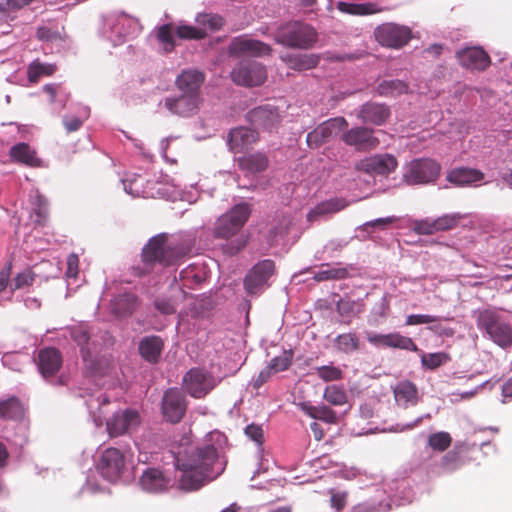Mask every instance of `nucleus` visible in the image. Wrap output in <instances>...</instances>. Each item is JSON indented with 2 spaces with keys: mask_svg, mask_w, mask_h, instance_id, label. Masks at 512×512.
I'll list each match as a JSON object with an SVG mask.
<instances>
[{
  "mask_svg": "<svg viewBox=\"0 0 512 512\" xmlns=\"http://www.w3.org/2000/svg\"><path fill=\"white\" fill-rule=\"evenodd\" d=\"M392 389L395 402L399 407L408 408L419 402L418 388L409 380L399 381Z\"/></svg>",
  "mask_w": 512,
  "mask_h": 512,
  "instance_id": "bb28decb",
  "label": "nucleus"
},
{
  "mask_svg": "<svg viewBox=\"0 0 512 512\" xmlns=\"http://www.w3.org/2000/svg\"><path fill=\"white\" fill-rule=\"evenodd\" d=\"M459 63L470 70H485L490 64L489 55L479 47H468L457 52Z\"/></svg>",
  "mask_w": 512,
  "mask_h": 512,
  "instance_id": "b1692460",
  "label": "nucleus"
},
{
  "mask_svg": "<svg viewBox=\"0 0 512 512\" xmlns=\"http://www.w3.org/2000/svg\"><path fill=\"white\" fill-rule=\"evenodd\" d=\"M366 339L377 348H397L407 351H418L417 345L410 337L401 335L398 332L388 334L367 332Z\"/></svg>",
  "mask_w": 512,
  "mask_h": 512,
  "instance_id": "aec40b11",
  "label": "nucleus"
},
{
  "mask_svg": "<svg viewBox=\"0 0 512 512\" xmlns=\"http://www.w3.org/2000/svg\"><path fill=\"white\" fill-rule=\"evenodd\" d=\"M164 348V341L156 335L143 337L138 346L141 357L149 363L155 364L159 361Z\"/></svg>",
  "mask_w": 512,
  "mask_h": 512,
  "instance_id": "cd10ccee",
  "label": "nucleus"
},
{
  "mask_svg": "<svg viewBox=\"0 0 512 512\" xmlns=\"http://www.w3.org/2000/svg\"><path fill=\"white\" fill-rule=\"evenodd\" d=\"M271 47L259 40L239 37L230 44V52L234 55L262 57L271 53Z\"/></svg>",
  "mask_w": 512,
  "mask_h": 512,
  "instance_id": "4be33fe9",
  "label": "nucleus"
},
{
  "mask_svg": "<svg viewBox=\"0 0 512 512\" xmlns=\"http://www.w3.org/2000/svg\"><path fill=\"white\" fill-rule=\"evenodd\" d=\"M90 116V108L88 106H80L77 116H64L63 125L68 133L79 130L83 122Z\"/></svg>",
  "mask_w": 512,
  "mask_h": 512,
  "instance_id": "c03bdc74",
  "label": "nucleus"
},
{
  "mask_svg": "<svg viewBox=\"0 0 512 512\" xmlns=\"http://www.w3.org/2000/svg\"><path fill=\"white\" fill-rule=\"evenodd\" d=\"M56 66L52 64H45L39 61H33L28 66V79L31 82H36L42 75H51L55 72Z\"/></svg>",
  "mask_w": 512,
  "mask_h": 512,
  "instance_id": "a18cd8bd",
  "label": "nucleus"
},
{
  "mask_svg": "<svg viewBox=\"0 0 512 512\" xmlns=\"http://www.w3.org/2000/svg\"><path fill=\"white\" fill-rule=\"evenodd\" d=\"M176 33L177 36L181 39H201L205 35L202 29L187 25L179 26Z\"/></svg>",
  "mask_w": 512,
  "mask_h": 512,
  "instance_id": "bf43d9fd",
  "label": "nucleus"
},
{
  "mask_svg": "<svg viewBox=\"0 0 512 512\" xmlns=\"http://www.w3.org/2000/svg\"><path fill=\"white\" fill-rule=\"evenodd\" d=\"M291 225V220L284 217L282 221L271 230L274 238L283 237L288 234Z\"/></svg>",
  "mask_w": 512,
  "mask_h": 512,
  "instance_id": "774afa93",
  "label": "nucleus"
},
{
  "mask_svg": "<svg viewBox=\"0 0 512 512\" xmlns=\"http://www.w3.org/2000/svg\"><path fill=\"white\" fill-rule=\"evenodd\" d=\"M69 333L73 341L79 346L85 364L91 369H96L100 352L110 341L109 334L107 332L99 334L86 323L70 327Z\"/></svg>",
  "mask_w": 512,
  "mask_h": 512,
  "instance_id": "20e7f679",
  "label": "nucleus"
},
{
  "mask_svg": "<svg viewBox=\"0 0 512 512\" xmlns=\"http://www.w3.org/2000/svg\"><path fill=\"white\" fill-rule=\"evenodd\" d=\"M483 179L484 174L480 170L468 167L454 168L447 175V180L457 186L476 185Z\"/></svg>",
  "mask_w": 512,
  "mask_h": 512,
  "instance_id": "c756f323",
  "label": "nucleus"
},
{
  "mask_svg": "<svg viewBox=\"0 0 512 512\" xmlns=\"http://www.w3.org/2000/svg\"><path fill=\"white\" fill-rule=\"evenodd\" d=\"M475 319L483 336L503 349L512 347V325L501 312L495 309L478 310Z\"/></svg>",
  "mask_w": 512,
  "mask_h": 512,
  "instance_id": "7ed1b4c3",
  "label": "nucleus"
},
{
  "mask_svg": "<svg viewBox=\"0 0 512 512\" xmlns=\"http://www.w3.org/2000/svg\"><path fill=\"white\" fill-rule=\"evenodd\" d=\"M331 498L330 505L336 511H341L347 502V492H335L333 489L330 490Z\"/></svg>",
  "mask_w": 512,
  "mask_h": 512,
  "instance_id": "e2e57ef3",
  "label": "nucleus"
},
{
  "mask_svg": "<svg viewBox=\"0 0 512 512\" xmlns=\"http://www.w3.org/2000/svg\"><path fill=\"white\" fill-rule=\"evenodd\" d=\"M452 442V438L448 432H436L428 437V445L435 451H445Z\"/></svg>",
  "mask_w": 512,
  "mask_h": 512,
  "instance_id": "8fccbe9b",
  "label": "nucleus"
},
{
  "mask_svg": "<svg viewBox=\"0 0 512 512\" xmlns=\"http://www.w3.org/2000/svg\"><path fill=\"white\" fill-rule=\"evenodd\" d=\"M324 399L332 405L341 406L347 402V395L343 388L337 385H329L325 388Z\"/></svg>",
  "mask_w": 512,
  "mask_h": 512,
  "instance_id": "49530a36",
  "label": "nucleus"
},
{
  "mask_svg": "<svg viewBox=\"0 0 512 512\" xmlns=\"http://www.w3.org/2000/svg\"><path fill=\"white\" fill-rule=\"evenodd\" d=\"M138 298L133 293H122L111 301L112 313L118 317L131 315L136 309Z\"/></svg>",
  "mask_w": 512,
  "mask_h": 512,
  "instance_id": "f704fd0d",
  "label": "nucleus"
},
{
  "mask_svg": "<svg viewBox=\"0 0 512 512\" xmlns=\"http://www.w3.org/2000/svg\"><path fill=\"white\" fill-rule=\"evenodd\" d=\"M390 115L389 108L384 104L366 103L360 111V118L364 123L382 125Z\"/></svg>",
  "mask_w": 512,
  "mask_h": 512,
  "instance_id": "2f4dec72",
  "label": "nucleus"
},
{
  "mask_svg": "<svg viewBox=\"0 0 512 512\" xmlns=\"http://www.w3.org/2000/svg\"><path fill=\"white\" fill-rule=\"evenodd\" d=\"M170 479L165 474L156 468L146 469L140 479V487L148 493H162L168 490L170 486Z\"/></svg>",
  "mask_w": 512,
  "mask_h": 512,
  "instance_id": "393cba45",
  "label": "nucleus"
},
{
  "mask_svg": "<svg viewBox=\"0 0 512 512\" xmlns=\"http://www.w3.org/2000/svg\"><path fill=\"white\" fill-rule=\"evenodd\" d=\"M278 44L298 49H308L317 40L315 29L300 21L288 22L280 26L274 35Z\"/></svg>",
  "mask_w": 512,
  "mask_h": 512,
  "instance_id": "39448f33",
  "label": "nucleus"
},
{
  "mask_svg": "<svg viewBox=\"0 0 512 512\" xmlns=\"http://www.w3.org/2000/svg\"><path fill=\"white\" fill-rule=\"evenodd\" d=\"M269 164L267 156L262 152L247 154L238 158L239 168L249 174H256L267 169Z\"/></svg>",
  "mask_w": 512,
  "mask_h": 512,
  "instance_id": "473e14b6",
  "label": "nucleus"
},
{
  "mask_svg": "<svg viewBox=\"0 0 512 512\" xmlns=\"http://www.w3.org/2000/svg\"><path fill=\"white\" fill-rule=\"evenodd\" d=\"M460 219L461 215L458 213L446 214L435 219L433 225H436L437 231H445L455 227Z\"/></svg>",
  "mask_w": 512,
  "mask_h": 512,
  "instance_id": "5fc2aeb1",
  "label": "nucleus"
},
{
  "mask_svg": "<svg viewBox=\"0 0 512 512\" xmlns=\"http://www.w3.org/2000/svg\"><path fill=\"white\" fill-rule=\"evenodd\" d=\"M33 281V272L30 269H25L15 276V278L10 283V287L12 290L22 289L26 286L31 285Z\"/></svg>",
  "mask_w": 512,
  "mask_h": 512,
  "instance_id": "6e6d98bb",
  "label": "nucleus"
},
{
  "mask_svg": "<svg viewBox=\"0 0 512 512\" xmlns=\"http://www.w3.org/2000/svg\"><path fill=\"white\" fill-rule=\"evenodd\" d=\"M205 80L204 74L198 70H184L176 79L180 92L201 95L200 88Z\"/></svg>",
  "mask_w": 512,
  "mask_h": 512,
  "instance_id": "c85d7f7f",
  "label": "nucleus"
},
{
  "mask_svg": "<svg viewBox=\"0 0 512 512\" xmlns=\"http://www.w3.org/2000/svg\"><path fill=\"white\" fill-rule=\"evenodd\" d=\"M336 310L343 318H352L363 311V303L360 300L340 298L336 303Z\"/></svg>",
  "mask_w": 512,
  "mask_h": 512,
  "instance_id": "a19ab883",
  "label": "nucleus"
},
{
  "mask_svg": "<svg viewBox=\"0 0 512 512\" xmlns=\"http://www.w3.org/2000/svg\"><path fill=\"white\" fill-rule=\"evenodd\" d=\"M37 37L39 40L46 42L61 41L59 32L47 26H42L37 29Z\"/></svg>",
  "mask_w": 512,
  "mask_h": 512,
  "instance_id": "680f3d73",
  "label": "nucleus"
},
{
  "mask_svg": "<svg viewBox=\"0 0 512 512\" xmlns=\"http://www.w3.org/2000/svg\"><path fill=\"white\" fill-rule=\"evenodd\" d=\"M202 445L179 451L174 464L182 472L179 488L194 491L218 478L225 470L227 459L224 455L226 436L214 431Z\"/></svg>",
  "mask_w": 512,
  "mask_h": 512,
  "instance_id": "f257e3e1",
  "label": "nucleus"
},
{
  "mask_svg": "<svg viewBox=\"0 0 512 512\" xmlns=\"http://www.w3.org/2000/svg\"><path fill=\"white\" fill-rule=\"evenodd\" d=\"M202 101L201 95L181 92L179 96L166 97L163 105L173 115L191 117L199 111Z\"/></svg>",
  "mask_w": 512,
  "mask_h": 512,
  "instance_id": "2eb2a0df",
  "label": "nucleus"
},
{
  "mask_svg": "<svg viewBox=\"0 0 512 512\" xmlns=\"http://www.w3.org/2000/svg\"><path fill=\"white\" fill-rule=\"evenodd\" d=\"M275 271L272 260L260 261L247 273L244 278V288L249 295H259L268 286V280Z\"/></svg>",
  "mask_w": 512,
  "mask_h": 512,
  "instance_id": "f8f14e48",
  "label": "nucleus"
},
{
  "mask_svg": "<svg viewBox=\"0 0 512 512\" xmlns=\"http://www.w3.org/2000/svg\"><path fill=\"white\" fill-rule=\"evenodd\" d=\"M246 118L252 125L266 130L276 127L280 122L278 110L270 105L252 109L247 113Z\"/></svg>",
  "mask_w": 512,
  "mask_h": 512,
  "instance_id": "5701e85b",
  "label": "nucleus"
},
{
  "mask_svg": "<svg viewBox=\"0 0 512 512\" xmlns=\"http://www.w3.org/2000/svg\"><path fill=\"white\" fill-rule=\"evenodd\" d=\"M334 346L338 351L350 354L360 348V341L355 333H344L335 338Z\"/></svg>",
  "mask_w": 512,
  "mask_h": 512,
  "instance_id": "79ce46f5",
  "label": "nucleus"
},
{
  "mask_svg": "<svg viewBox=\"0 0 512 512\" xmlns=\"http://www.w3.org/2000/svg\"><path fill=\"white\" fill-rule=\"evenodd\" d=\"M192 243L187 240L178 243H168L165 234L152 237L142 249V262L132 267L133 274L142 277L153 270L158 263L162 266L176 265L191 253Z\"/></svg>",
  "mask_w": 512,
  "mask_h": 512,
  "instance_id": "f03ea898",
  "label": "nucleus"
},
{
  "mask_svg": "<svg viewBox=\"0 0 512 512\" xmlns=\"http://www.w3.org/2000/svg\"><path fill=\"white\" fill-rule=\"evenodd\" d=\"M141 423V417L135 409L119 410L106 421L110 437H118L135 431Z\"/></svg>",
  "mask_w": 512,
  "mask_h": 512,
  "instance_id": "ddd939ff",
  "label": "nucleus"
},
{
  "mask_svg": "<svg viewBox=\"0 0 512 512\" xmlns=\"http://www.w3.org/2000/svg\"><path fill=\"white\" fill-rule=\"evenodd\" d=\"M201 268L196 264H190L185 269L181 270L179 276L184 286L190 287L192 284H198L203 280V275L200 273Z\"/></svg>",
  "mask_w": 512,
  "mask_h": 512,
  "instance_id": "de8ad7c7",
  "label": "nucleus"
},
{
  "mask_svg": "<svg viewBox=\"0 0 512 512\" xmlns=\"http://www.w3.org/2000/svg\"><path fill=\"white\" fill-rule=\"evenodd\" d=\"M316 420H321L325 423L335 424L337 422V415L334 410L326 405H319V413Z\"/></svg>",
  "mask_w": 512,
  "mask_h": 512,
  "instance_id": "0e129e2a",
  "label": "nucleus"
},
{
  "mask_svg": "<svg viewBox=\"0 0 512 512\" xmlns=\"http://www.w3.org/2000/svg\"><path fill=\"white\" fill-rule=\"evenodd\" d=\"M440 165L431 159H416L405 168L403 180L408 185L429 184L440 174Z\"/></svg>",
  "mask_w": 512,
  "mask_h": 512,
  "instance_id": "6e6552de",
  "label": "nucleus"
},
{
  "mask_svg": "<svg viewBox=\"0 0 512 512\" xmlns=\"http://www.w3.org/2000/svg\"><path fill=\"white\" fill-rule=\"evenodd\" d=\"M343 142L357 151H369L380 144L374 130L367 127H355L342 135Z\"/></svg>",
  "mask_w": 512,
  "mask_h": 512,
  "instance_id": "6ab92c4d",
  "label": "nucleus"
},
{
  "mask_svg": "<svg viewBox=\"0 0 512 512\" xmlns=\"http://www.w3.org/2000/svg\"><path fill=\"white\" fill-rule=\"evenodd\" d=\"M24 415V408L16 397L0 399V418L4 420H19Z\"/></svg>",
  "mask_w": 512,
  "mask_h": 512,
  "instance_id": "e433bc0d",
  "label": "nucleus"
},
{
  "mask_svg": "<svg viewBox=\"0 0 512 512\" xmlns=\"http://www.w3.org/2000/svg\"><path fill=\"white\" fill-rule=\"evenodd\" d=\"M337 9L343 13L350 15H369L378 12L376 5L373 3H350L340 1L337 3Z\"/></svg>",
  "mask_w": 512,
  "mask_h": 512,
  "instance_id": "ea45409f",
  "label": "nucleus"
},
{
  "mask_svg": "<svg viewBox=\"0 0 512 512\" xmlns=\"http://www.w3.org/2000/svg\"><path fill=\"white\" fill-rule=\"evenodd\" d=\"M139 29L138 19L125 12H117L105 18L103 33L114 46H117L122 44L127 37L135 35Z\"/></svg>",
  "mask_w": 512,
  "mask_h": 512,
  "instance_id": "423d86ee",
  "label": "nucleus"
},
{
  "mask_svg": "<svg viewBox=\"0 0 512 512\" xmlns=\"http://www.w3.org/2000/svg\"><path fill=\"white\" fill-rule=\"evenodd\" d=\"M251 214V208L248 203H239L234 205L228 212L221 215L214 227V236L216 238L229 239L236 235Z\"/></svg>",
  "mask_w": 512,
  "mask_h": 512,
  "instance_id": "0eeeda50",
  "label": "nucleus"
},
{
  "mask_svg": "<svg viewBox=\"0 0 512 512\" xmlns=\"http://www.w3.org/2000/svg\"><path fill=\"white\" fill-rule=\"evenodd\" d=\"M246 239L244 237H238L231 242L225 244L223 246V251L226 254L234 255L238 253L240 250H242L246 246Z\"/></svg>",
  "mask_w": 512,
  "mask_h": 512,
  "instance_id": "69168bd1",
  "label": "nucleus"
},
{
  "mask_svg": "<svg viewBox=\"0 0 512 512\" xmlns=\"http://www.w3.org/2000/svg\"><path fill=\"white\" fill-rule=\"evenodd\" d=\"M245 434L248 438L255 441L257 444L263 442V429L261 425L252 423L245 428Z\"/></svg>",
  "mask_w": 512,
  "mask_h": 512,
  "instance_id": "338daca9",
  "label": "nucleus"
},
{
  "mask_svg": "<svg viewBox=\"0 0 512 512\" xmlns=\"http://www.w3.org/2000/svg\"><path fill=\"white\" fill-rule=\"evenodd\" d=\"M444 319L440 316H433L427 314H411L406 318V325H420V324H429L432 322L440 321Z\"/></svg>",
  "mask_w": 512,
  "mask_h": 512,
  "instance_id": "052dcab7",
  "label": "nucleus"
},
{
  "mask_svg": "<svg viewBox=\"0 0 512 512\" xmlns=\"http://www.w3.org/2000/svg\"><path fill=\"white\" fill-rule=\"evenodd\" d=\"M36 363L42 377L46 380L54 377L62 366V356L58 349L48 347L39 350Z\"/></svg>",
  "mask_w": 512,
  "mask_h": 512,
  "instance_id": "412c9836",
  "label": "nucleus"
},
{
  "mask_svg": "<svg viewBox=\"0 0 512 512\" xmlns=\"http://www.w3.org/2000/svg\"><path fill=\"white\" fill-rule=\"evenodd\" d=\"M408 91V85L399 79L383 80L377 86V93L384 97H395Z\"/></svg>",
  "mask_w": 512,
  "mask_h": 512,
  "instance_id": "58836bf2",
  "label": "nucleus"
},
{
  "mask_svg": "<svg viewBox=\"0 0 512 512\" xmlns=\"http://www.w3.org/2000/svg\"><path fill=\"white\" fill-rule=\"evenodd\" d=\"M398 166L397 159L391 154H376L360 160L356 164L357 170L372 176H385L393 172Z\"/></svg>",
  "mask_w": 512,
  "mask_h": 512,
  "instance_id": "a211bd4d",
  "label": "nucleus"
},
{
  "mask_svg": "<svg viewBox=\"0 0 512 512\" xmlns=\"http://www.w3.org/2000/svg\"><path fill=\"white\" fill-rule=\"evenodd\" d=\"M9 155L15 162L30 166L40 167L42 160L37 156L36 151L27 143H18L10 148Z\"/></svg>",
  "mask_w": 512,
  "mask_h": 512,
  "instance_id": "7c9ffc66",
  "label": "nucleus"
},
{
  "mask_svg": "<svg viewBox=\"0 0 512 512\" xmlns=\"http://www.w3.org/2000/svg\"><path fill=\"white\" fill-rule=\"evenodd\" d=\"M293 352L292 350H284L280 355L271 359L268 367L275 373L285 371L292 363Z\"/></svg>",
  "mask_w": 512,
  "mask_h": 512,
  "instance_id": "09e8293b",
  "label": "nucleus"
},
{
  "mask_svg": "<svg viewBox=\"0 0 512 512\" xmlns=\"http://www.w3.org/2000/svg\"><path fill=\"white\" fill-rule=\"evenodd\" d=\"M122 182L125 192L132 195L133 197H139L144 194V178L140 175H133L131 178L122 180Z\"/></svg>",
  "mask_w": 512,
  "mask_h": 512,
  "instance_id": "603ef678",
  "label": "nucleus"
},
{
  "mask_svg": "<svg viewBox=\"0 0 512 512\" xmlns=\"http://www.w3.org/2000/svg\"><path fill=\"white\" fill-rule=\"evenodd\" d=\"M186 408L185 396L178 388H169L164 392L161 410L168 422L179 423L185 415Z\"/></svg>",
  "mask_w": 512,
  "mask_h": 512,
  "instance_id": "dca6fc26",
  "label": "nucleus"
},
{
  "mask_svg": "<svg viewBox=\"0 0 512 512\" xmlns=\"http://www.w3.org/2000/svg\"><path fill=\"white\" fill-rule=\"evenodd\" d=\"M231 78L237 85L255 87L266 81L267 71L260 62L244 59L233 68Z\"/></svg>",
  "mask_w": 512,
  "mask_h": 512,
  "instance_id": "1a4fd4ad",
  "label": "nucleus"
},
{
  "mask_svg": "<svg viewBox=\"0 0 512 512\" xmlns=\"http://www.w3.org/2000/svg\"><path fill=\"white\" fill-rule=\"evenodd\" d=\"M348 274V269L345 267H331L329 264H326L319 271L315 272L313 278L318 282L340 280L346 278Z\"/></svg>",
  "mask_w": 512,
  "mask_h": 512,
  "instance_id": "37998d69",
  "label": "nucleus"
},
{
  "mask_svg": "<svg viewBox=\"0 0 512 512\" xmlns=\"http://www.w3.org/2000/svg\"><path fill=\"white\" fill-rule=\"evenodd\" d=\"M374 36L381 46L399 49L408 44L412 31L408 26L389 22L377 26Z\"/></svg>",
  "mask_w": 512,
  "mask_h": 512,
  "instance_id": "9b49d317",
  "label": "nucleus"
},
{
  "mask_svg": "<svg viewBox=\"0 0 512 512\" xmlns=\"http://www.w3.org/2000/svg\"><path fill=\"white\" fill-rule=\"evenodd\" d=\"M156 36L159 42L163 45L166 52L173 50L175 46L172 26L170 24H164L160 26L156 31Z\"/></svg>",
  "mask_w": 512,
  "mask_h": 512,
  "instance_id": "3c124183",
  "label": "nucleus"
},
{
  "mask_svg": "<svg viewBox=\"0 0 512 512\" xmlns=\"http://www.w3.org/2000/svg\"><path fill=\"white\" fill-rule=\"evenodd\" d=\"M155 308L164 315L174 314L177 304L172 298L159 297L154 301Z\"/></svg>",
  "mask_w": 512,
  "mask_h": 512,
  "instance_id": "13d9d810",
  "label": "nucleus"
},
{
  "mask_svg": "<svg viewBox=\"0 0 512 512\" xmlns=\"http://www.w3.org/2000/svg\"><path fill=\"white\" fill-rule=\"evenodd\" d=\"M447 360L448 356L443 352L424 354L421 358L422 365L429 369H435L444 364Z\"/></svg>",
  "mask_w": 512,
  "mask_h": 512,
  "instance_id": "864d4df0",
  "label": "nucleus"
},
{
  "mask_svg": "<svg viewBox=\"0 0 512 512\" xmlns=\"http://www.w3.org/2000/svg\"><path fill=\"white\" fill-rule=\"evenodd\" d=\"M258 140V133L248 127H237L230 130L227 144L233 153H240Z\"/></svg>",
  "mask_w": 512,
  "mask_h": 512,
  "instance_id": "a878e982",
  "label": "nucleus"
},
{
  "mask_svg": "<svg viewBox=\"0 0 512 512\" xmlns=\"http://www.w3.org/2000/svg\"><path fill=\"white\" fill-rule=\"evenodd\" d=\"M282 61L287 63L289 68L297 71L312 69L318 64L315 55L289 53L281 56Z\"/></svg>",
  "mask_w": 512,
  "mask_h": 512,
  "instance_id": "c9c22d12",
  "label": "nucleus"
},
{
  "mask_svg": "<svg viewBox=\"0 0 512 512\" xmlns=\"http://www.w3.org/2000/svg\"><path fill=\"white\" fill-rule=\"evenodd\" d=\"M217 384L213 374L201 368H192L183 377V389L196 399L204 398Z\"/></svg>",
  "mask_w": 512,
  "mask_h": 512,
  "instance_id": "9d476101",
  "label": "nucleus"
},
{
  "mask_svg": "<svg viewBox=\"0 0 512 512\" xmlns=\"http://www.w3.org/2000/svg\"><path fill=\"white\" fill-rule=\"evenodd\" d=\"M43 91L48 95L50 104L57 110L65 108L69 100V92L61 84H46Z\"/></svg>",
  "mask_w": 512,
  "mask_h": 512,
  "instance_id": "4c0bfd02",
  "label": "nucleus"
},
{
  "mask_svg": "<svg viewBox=\"0 0 512 512\" xmlns=\"http://www.w3.org/2000/svg\"><path fill=\"white\" fill-rule=\"evenodd\" d=\"M347 125V121L343 117L331 118L307 134V145L316 149L337 136Z\"/></svg>",
  "mask_w": 512,
  "mask_h": 512,
  "instance_id": "4468645a",
  "label": "nucleus"
},
{
  "mask_svg": "<svg viewBox=\"0 0 512 512\" xmlns=\"http://www.w3.org/2000/svg\"><path fill=\"white\" fill-rule=\"evenodd\" d=\"M97 468L108 481H117L125 469L124 454L119 449L107 448L102 453Z\"/></svg>",
  "mask_w": 512,
  "mask_h": 512,
  "instance_id": "f3484780",
  "label": "nucleus"
},
{
  "mask_svg": "<svg viewBox=\"0 0 512 512\" xmlns=\"http://www.w3.org/2000/svg\"><path fill=\"white\" fill-rule=\"evenodd\" d=\"M316 373L319 378L326 382L339 380L342 377L341 370L338 367L331 365L317 367Z\"/></svg>",
  "mask_w": 512,
  "mask_h": 512,
  "instance_id": "4d7b16f0",
  "label": "nucleus"
},
{
  "mask_svg": "<svg viewBox=\"0 0 512 512\" xmlns=\"http://www.w3.org/2000/svg\"><path fill=\"white\" fill-rule=\"evenodd\" d=\"M347 206V202L342 198L329 199L317 204L307 214L308 221H315L320 217L337 213Z\"/></svg>",
  "mask_w": 512,
  "mask_h": 512,
  "instance_id": "72a5a7b5",
  "label": "nucleus"
}]
</instances>
